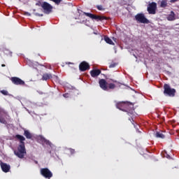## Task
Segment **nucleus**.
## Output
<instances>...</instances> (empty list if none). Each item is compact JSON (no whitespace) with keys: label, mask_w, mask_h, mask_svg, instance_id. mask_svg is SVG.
<instances>
[{"label":"nucleus","mask_w":179,"mask_h":179,"mask_svg":"<svg viewBox=\"0 0 179 179\" xmlns=\"http://www.w3.org/2000/svg\"><path fill=\"white\" fill-rule=\"evenodd\" d=\"M179 0H171L170 2L171 3H174V2H178Z\"/></svg>","instance_id":"nucleus-30"},{"label":"nucleus","mask_w":179,"mask_h":179,"mask_svg":"<svg viewBox=\"0 0 179 179\" xmlns=\"http://www.w3.org/2000/svg\"><path fill=\"white\" fill-rule=\"evenodd\" d=\"M100 73H101L100 69H93L90 71V75L92 78H97Z\"/></svg>","instance_id":"nucleus-14"},{"label":"nucleus","mask_w":179,"mask_h":179,"mask_svg":"<svg viewBox=\"0 0 179 179\" xmlns=\"http://www.w3.org/2000/svg\"><path fill=\"white\" fill-rule=\"evenodd\" d=\"M167 19L169 21L176 20V14L173 11L171 12V14L167 17Z\"/></svg>","instance_id":"nucleus-18"},{"label":"nucleus","mask_w":179,"mask_h":179,"mask_svg":"<svg viewBox=\"0 0 179 179\" xmlns=\"http://www.w3.org/2000/svg\"><path fill=\"white\" fill-rule=\"evenodd\" d=\"M41 174L45 178H51L52 177V172L48 169V168H42L41 169Z\"/></svg>","instance_id":"nucleus-7"},{"label":"nucleus","mask_w":179,"mask_h":179,"mask_svg":"<svg viewBox=\"0 0 179 179\" xmlns=\"http://www.w3.org/2000/svg\"><path fill=\"white\" fill-rule=\"evenodd\" d=\"M167 5V0H162L160 3V8H166Z\"/></svg>","instance_id":"nucleus-22"},{"label":"nucleus","mask_w":179,"mask_h":179,"mask_svg":"<svg viewBox=\"0 0 179 179\" xmlns=\"http://www.w3.org/2000/svg\"><path fill=\"white\" fill-rule=\"evenodd\" d=\"M1 94H3V96H9V92H8L7 90H2L0 91Z\"/></svg>","instance_id":"nucleus-24"},{"label":"nucleus","mask_w":179,"mask_h":179,"mask_svg":"<svg viewBox=\"0 0 179 179\" xmlns=\"http://www.w3.org/2000/svg\"><path fill=\"white\" fill-rule=\"evenodd\" d=\"M79 69L81 72H85L88 69H90V65L87 62H82L79 65Z\"/></svg>","instance_id":"nucleus-11"},{"label":"nucleus","mask_w":179,"mask_h":179,"mask_svg":"<svg viewBox=\"0 0 179 179\" xmlns=\"http://www.w3.org/2000/svg\"><path fill=\"white\" fill-rule=\"evenodd\" d=\"M11 82L14 85H20V86H24L25 83L22 79L17 78V77H12L10 78Z\"/></svg>","instance_id":"nucleus-10"},{"label":"nucleus","mask_w":179,"mask_h":179,"mask_svg":"<svg viewBox=\"0 0 179 179\" xmlns=\"http://www.w3.org/2000/svg\"><path fill=\"white\" fill-rule=\"evenodd\" d=\"M117 87L115 83H108L107 90H114V89Z\"/></svg>","instance_id":"nucleus-20"},{"label":"nucleus","mask_w":179,"mask_h":179,"mask_svg":"<svg viewBox=\"0 0 179 179\" xmlns=\"http://www.w3.org/2000/svg\"><path fill=\"white\" fill-rule=\"evenodd\" d=\"M176 89L171 88L170 85H164V94H165V96H169V97H174V96H176Z\"/></svg>","instance_id":"nucleus-2"},{"label":"nucleus","mask_w":179,"mask_h":179,"mask_svg":"<svg viewBox=\"0 0 179 179\" xmlns=\"http://www.w3.org/2000/svg\"><path fill=\"white\" fill-rule=\"evenodd\" d=\"M104 41H106V43H107V44H110V45H114V42H113V40H111V38H110L108 36H105Z\"/></svg>","instance_id":"nucleus-19"},{"label":"nucleus","mask_w":179,"mask_h":179,"mask_svg":"<svg viewBox=\"0 0 179 179\" xmlns=\"http://www.w3.org/2000/svg\"><path fill=\"white\" fill-rule=\"evenodd\" d=\"M85 16H87L88 17H90V19H92V20H96V22L99 21H102V20H107V17H104V16H101V15H96L90 13H83Z\"/></svg>","instance_id":"nucleus-4"},{"label":"nucleus","mask_w":179,"mask_h":179,"mask_svg":"<svg viewBox=\"0 0 179 179\" xmlns=\"http://www.w3.org/2000/svg\"><path fill=\"white\" fill-rule=\"evenodd\" d=\"M6 112L3 108H0V122L1 124H4V125H6L8 122H6Z\"/></svg>","instance_id":"nucleus-9"},{"label":"nucleus","mask_w":179,"mask_h":179,"mask_svg":"<svg viewBox=\"0 0 179 179\" xmlns=\"http://www.w3.org/2000/svg\"><path fill=\"white\" fill-rule=\"evenodd\" d=\"M96 8L98 9V10H106V8L101 5H97Z\"/></svg>","instance_id":"nucleus-23"},{"label":"nucleus","mask_w":179,"mask_h":179,"mask_svg":"<svg viewBox=\"0 0 179 179\" xmlns=\"http://www.w3.org/2000/svg\"><path fill=\"white\" fill-rule=\"evenodd\" d=\"M43 2L42 1H38L36 3V6H41V8H43Z\"/></svg>","instance_id":"nucleus-25"},{"label":"nucleus","mask_w":179,"mask_h":179,"mask_svg":"<svg viewBox=\"0 0 179 179\" xmlns=\"http://www.w3.org/2000/svg\"><path fill=\"white\" fill-rule=\"evenodd\" d=\"M117 66V63H112L109 65V68H115Z\"/></svg>","instance_id":"nucleus-27"},{"label":"nucleus","mask_w":179,"mask_h":179,"mask_svg":"<svg viewBox=\"0 0 179 179\" xmlns=\"http://www.w3.org/2000/svg\"><path fill=\"white\" fill-rule=\"evenodd\" d=\"M24 135L27 139H31V138H33V134H31L29 130H24Z\"/></svg>","instance_id":"nucleus-17"},{"label":"nucleus","mask_w":179,"mask_h":179,"mask_svg":"<svg viewBox=\"0 0 179 179\" xmlns=\"http://www.w3.org/2000/svg\"><path fill=\"white\" fill-rule=\"evenodd\" d=\"M1 66H2V67H5L6 65H5V64H1Z\"/></svg>","instance_id":"nucleus-31"},{"label":"nucleus","mask_w":179,"mask_h":179,"mask_svg":"<svg viewBox=\"0 0 179 179\" xmlns=\"http://www.w3.org/2000/svg\"><path fill=\"white\" fill-rule=\"evenodd\" d=\"M69 151H70L71 155H73L75 153V150L74 149L69 148Z\"/></svg>","instance_id":"nucleus-28"},{"label":"nucleus","mask_w":179,"mask_h":179,"mask_svg":"<svg viewBox=\"0 0 179 179\" xmlns=\"http://www.w3.org/2000/svg\"><path fill=\"white\" fill-rule=\"evenodd\" d=\"M135 20H136L137 23H143V24H149L150 22L143 13H138L135 15Z\"/></svg>","instance_id":"nucleus-3"},{"label":"nucleus","mask_w":179,"mask_h":179,"mask_svg":"<svg viewBox=\"0 0 179 179\" xmlns=\"http://www.w3.org/2000/svg\"><path fill=\"white\" fill-rule=\"evenodd\" d=\"M50 1H52V2H55L56 5H59V3H61V2L62 1V0H50Z\"/></svg>","instance_id":"nucleus-26"},{"label":"nucleus","mask_w":179,"mask_h":179,"mask_svg":"<svg viewBox=\"0 0 179 179\" xmlns=\"http://www.w3.org/2000/svg\"><path fill=\"white\" fill-rule=\"evenodd\" d=\"M34 15H35V16H41V17H43V14H40V13H35Z\"/></svg>","instance_id":"nucleus-29"},{"label":"nucleus","mask_w":179,"mask_h":179,"mask_svg":"<svg viewBox=\"0 0 179 179\" xmlns=\"http://www.w3.org/2000/svg\"><path fill=\"white\" fill-rule=\"evenodd\" d=\"M52 78V75L51 73H44L42 76V80H48Z\"/></svg>","instance_id":"nucleus-16"},{"label":"nucleus","mask_w":179,"mask_h":179,"mask_svg":"<svg viewBox=\"0 0 179 179\" xmlns=\"http://www.w3.org/2000/svg\"><path fill=\"white\" fill-rule=\"evenodd\" d=\"M155 136L156 138H160L161 139H164L165 138L164 134H163V133L160 131H157L155 134Z\"/></svg>","instance_id":"nucleus-21"},{"label":"nucleus","mask_w":179,"mask_h":179,"mask_svg":"<svg viewBox=\"0 0 179 179\" xmlns=\"http://www.w3.org/2000/svg\"><path fill=\"white\" fill-rule=\"evenodd\" d=\"M115 83H117V81H113Z\"/></svg>","instance_id":"nucleus-32"},{"label":"nucleus","mask_w":179,"mask_h":179,"mask_svg":"<svg viewBox=\"0 0 179 179\" xmlns=\"http://www.w3.org/2000/svg\"><path fill=\"white\" fill-rule=\"evenodd\" d=\"M99 86L101 87V89H102V90H105L107 91V86L108 83H107V81L105 79H101L99 81Z\"/></svg>","instance_id":"nucleus-13"},{"label":"nucleus","mask_w":179,"mask_h":179,"mask_svg":"<svg viewBox=\"0 0 179 179\" xmlns=\"http://www.w3.org/2000/svg\"><path fill=\"white\" fill-rule=\"evenodd\" d=\"M157 9V4L155 2H152L148 4L147 10L149 15H156V10Z\"/></svg>","instance_id":"nucleus-6"},{"label":"nucleus","mask_w":179,"mask_h":179,"mask_svg":"<svg viewBox=\"0 0 179 179\" xmlns=\"http://www.w3.org/2000/svg\"><path fill=\"white\" fill-rule=\"evenodd\" d=\"M1 169L3 173H9L10 170V165H8L6 163L1 162L0 163Z\"/></svg>","instance_id":"nucleus-12"},{"label":"nucleus","mask_w":179,"mask_h":179,"mask_svg":"<svg viewBox=\"0 0 179 179\" xmlns=\"http://www.w3.org/2000/svg\"><path fill=\"white\" fill-rule=\"evenodd\" d=\"M29 16H30V13H28Z\"/></svg>","instance_id":"nucleus-33"},{"label":"nucleus","mask_w":179,"mask_h":179,"mask_svg":"<svg viewBox=\"0 0 179 179\" xmlns=\"http://www.w3.org/2000/svg\"><path fill=\"white\" fill-rule=\"evenodd\" d=\"M42 9L43 10V13L45 15H50V13L52 12L53 7L49 3L43 1L42 4Z\"/></svg>","instance_id":"nucleus-5"},{"label":"nucleus","mask_w":179,"mask_h":179,"mask_svg":"<svg viewBox=\"0 0 179 179\" xmlns=\"http://www.w3.org/2000/svg\"><path fill=\"white\" fill-rule=\"evenodd\" d=\"M125 104H127V106H124L123 111H125L126 113H127L128 115H132L133 114L132 110H134V104L129 102H125Z\"/></svg>","instance_id":"nucleus-8"},{"label":"nucleus","mask_w":179,"mask_h":179,"mask_svg":"<svg viewBox=\"0 0 179 179\" xmlns=\"http://www.w3.org/2000/svg\"><path fill=\"white\" fill-rule=\"evenodd\" d=\"M128 106L125 102H119L116 104L117 108L119 110H121L122 111H124V106Z\"/></svg>","instance_id":"nucleus-15"},{"label":"nucleus","mask_w":179,"mask_h":179,"mask_svg":"<svg viewBox=\"0 0 179 179\" xmlns=\"http://www.w3.org/2000/svg\"><path fill=\"white\" fill-rule=\"evenodd\" d=\"M15 138L20 141V144L17 150H14V155L17 156V157H19V159H24V156L27 155V152H26V146L24 145V141H26V138L24 136L20 134L15 135Z\"/></svg>","instance_id":"nucleus-1"}]
</instances>
